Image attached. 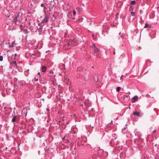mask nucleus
Returning a JSON list of instances; mask_svg holds the SVG:
<instances>
[{"label":"nucleus","instance_id":"473e14b6","mask_svg":"<svg viewBox=\"0 0 159 159\" xmlns=\"http://www.w3.org/2000/svg\"><path fill=\"white\" fill-rule=\"evenodd\" d=\"M15 90H13L12 91V92H15Z\"/></svg>","mask_w":159,"mask_h":159},{"label":"nucleus","instance_id":"9b49d317","mask_svg":"<svg viewBox=\"0 0 159 159\" xmlns=\"http://www.w3.org/2000/svg\"><path fill=\"white\" fill-rule=\"evenodd\" d=\"M10 64L14 67L17 66L16 62V61H12L11 62Z\"/></svg>","mask_w":159,"mask_h":159},{"label":"nucleus","instance_id":"4468645a","mask_svg":"<svg viewBox=\"0 0 159 159\" xmlns=\"http://www.w3.org/2000/svg\"><path fill=\"white\" fill-rule=\"evenodd\" d=\"M129 11H132L134 10V7L130 5V7L129 9Z\"/></svg>","mask_w":159,"mask_h":159},{"label":"nucleus","instance_id":"2eb2a0df","mask_svg":"<svg viewBox=\"0 0 159 159\" xmlns=\"http://www.w3.org/2000/svg\"><path fill=\"white\" fill-rule=\"evenodd\" d=\"M23 32L25 34L29 32V31H28V30L26 29H24L22 30Z\"/></svg>","mask_w":159,"mask_h":159},{"label":"nucleus","instance_id":"49530a36","mask_svg":"<svg viewBox=\"0 0 159 159\" xmlns=\"http://www.w3.org/2000/svg\"><path fill=\"white\" fill-rule=\"evenodd\" d=\"M39 34H40V32H39Z\"/></svg>","mask_w":159,"mask_h":159},{"label":"nucleus","instance_id":"9d476101","mask_svg":"<svg viewBox=\"0 0 159 159\" xmlns=\"http://www.w3.org/2000/svg\"><path fill=\"white\" fill-rule=\"evenodd\" d=\"M119 35H120V37L122 39H125L126 38L125 37V35L123 33H122L121 34V33L120 32L119 33Z\"/></svg>","mask_w":159,"mask_h":159},{"label":"nucleus","instance_id":"a18cd8bd","mask_svg":"<svg viewBox=\"0 0 159 159\" xmlns=\"http://www.w3.org/2000/svg\"><path fill=\"white\" fill-rule=\"evenodd\" d=\"M136 140V139H135V140L134 142H135V141Z\"/></svg>","mask_w":159,"mask_h":159},{"label":"nucleus","instance_id":"a19ab883","mask_svg":"<svg viewBox=\"0 0 159 159\" xmlns=\"http://www.w3.org/2000/svg\"><path fill=\"white\" fill-rule=\"evenodd\" d=\"M27 113L26 114V115H25V116H26V115H27Z\"/></svg>","mask_w":159,"mask_h":159},{"label":"nucleus","instance_id":"7c9ffc66","mask_svg":"<svg viewBox=\"0 0 159 159\" xmlns=\"http://www.w3.org/2000/svg\"><path fill=\"white\" fill-rule=\"evenodd\" d=\"M17 55V54L16 53H15V57H16V56Z\"/></svg>","mask_w":159,"mask_h":159},{"label":"nucleus","instance_id":"f8f14e48","mask_svg":"<svg viewBox=\"0 0 159 159\" xmlns=\"http://www.w3.org/2000/svg\"><path fill=\"white\" fill-rule=\"evenodd\" d=\"M41 69L42 71L43 72H44L46 70V67L45 66H41Z\"/></svg>","mask_w":159,"mask_h":159},{"label":"nucleus","instance_id":"6e6552de","mask_svg":"<svg viewBox=\"0 0 159 159\" xmlns=\"http://www.w3.org/2000/svg\"><path fill=\"white\" fill-rule=\"evenodd\" d=\"M14 115H12L13 116V118L11 120V121L12 122H15L16 121V118H17V116H16L15 115V112H14Z\"/></svg>","mask_w":159,"mask_h":159},{"label":"nucleus","instance_id":"72a5a7b5","mask_svg":"<svg viewBox=\"0 0 159 159\" xmlns=\"http://www.w3.org/2000/svg\"><path fill=\"white\" fill-rule=\"evenodd\" d=\"M38 25L39 26H40V23H38Z\"/></svg>","mask_w":159,"mask_h":159},{"label":"nucleus","instance_id":"dca6fc26","mask_svg":"<svg viewBox=\"0 0 159 159\" xmlns=\"http://www.w3.org/2000/svg\"><path fill=\"white\" fill-rule=\"evenodd\" d=\"M135 3H136V2H135V1L134 0L132 1L131 2V3H130V5H131L132 6L133 5H135Z\"/></svg>","mask_w":159,"mask_h":159},{"label":"nucleus","instance_id":"c756f323","mask_svg":"<svg viewBox=\"0 0 159 159\" xmlns=\"http://www.w3.org/2000/svg\"><path fill=\"white\" fill-rule=\"evenodd\" d=\"M60 123H61V121H59L58 123V124L59 125H60Z\"/></svg>","mask_w":159,"mask_h":159},{"label":"nucleus","instance_id":"aec40b11","mask_svg":"<svg viewBox=\"0 0 159 159\" xmlns=\"http://www.w3.org/2000/svg\"><path fill=\"white\" fill-rule=\"evenodd\" d=\"M3 60V57L2 56H0V61H2Z\"/></svg>","mask_w":159,"mask_h":159},{"label":"nucleus","instance_id":"a211bd4d","mask_svg":"<svg viewBox=\"0 0 159 159\" xmlns=\"http://www.w3.org/2000/svg\"><path fill=\"white\" fill-rule=\"evenodd\" d=\"M120 89H121L120 87H117L116 88V91H117V92H119L120 91Z\"/></svg>","mask_w":159,"mask_h":159},{"label":"nucleus","instance_id":"ddd939ff","mask_svg":"<svg viewBox=\"0 0 159 159\" xmlns=\"http://www.w3.org/2000/svg\"><path fill=\"white\" fill-rule=\"evenodd\" d=\"M133 114L134 116H139V112H134L133 113Z\"/></svg>","mask_w":159,"mask_h":159},{"label":"nucleus","instance_id":"e433bc0d","mask_svg":"<svg viewBox=\"0 0 159 159\" xmlns=\"http://www.w3.org/2000/svg\"><path fill=\"white\" fill-rule=\"evenodd\" d=\"M112 122H113L112 120H111V123H112Z\"/></svg>","mask_w":159,"mask_h":159},{"label":"nucleus","instance_id":"1a4fd4ad","mask_svg":"<svg viewBox=\"0 0 159 159\" xmlns=\"http://www.w3.org/2000/svg\"><path fill=\"white\" fill-rule=\"evenodd\" d=\"M76 10L77 11L78 13H80L81 12L82 8L78 7L76 8Z\"/></svg>","mask_w":159,"mask_h":159},{"label":"nucleus","instance_id":"2f4dec72","mask_svg":"<svg viewBox=\"0 0 159 159\" xmlns=\"http://www.w3.org/2000/svg\"><path fill=\"white\" fill-rule=\"evenodd\" d=\"M106 33L107 34H108V31H106Z\"/></svg>","mask_w":159,"mask_h":159},{"label":"nucleus","instance_id":"37998d69","mask_svg":"<svg viewBox=\"0 0 159 159\" xmlns=\"http://www.w3.org/2000/svg\"><path fill=\"white\" fill-rule=\"evenodd\" d=\"M20 26L21 27L22 26V25H21Z\"/></svg>","mask_w":159,"mask_h":159},{"label":"nucleus","instance_id":"393cba45","mask_svg":"<svg viewBox=\"0 0 159 159\" xmlns=\"http://www.w3.org/2000/svg\"><path fill=\"white\" fill-rule=\"evenodd\" d=\"M123 77H124V75H122L121 76L120 78V80H122L123 79Z\"/></svg>","mask_w":159,"mask_h":159},{"label":"nucleus","instance_id":"0eeeda50","mask_svg":"<svg viewBox=\"0 0 159 159\" xmlns=\"http://www.w3.org/2000/svg\"><path fill=\"white\" fill-rule=\"evenodd\" d=\"M138 99V97L137 96H135L131 99V102L133 103L137 101Z\"/></svg>","mask_w":159,"mask_h":159},{"label":"nucleus","instance_id":"c03bdc74","mask_svg":"<svg viewBox=\"0 0 159 159\" xmlns=\"http://www.w3.org/2000/svg\"><path fill=\"white\" fill-rule=\"evenodd\" d=\"M25 20H27V19H25Z\"/></svg>","mask_w":159,"mask_h":159},{"label":"nucleus","instance_id":"f704fd0d","mask_svg":"<svg viewBox=\"0 0 159 159\" xmlns=\"http://www.w3.org/2000/svg\"><path fill=\"white\" fill-rule=\"evenodd\" d=\"M38 74L39 75H40V72H38Z\"/></svg>","mask_w":159,"mask_h":159},{"label":"nucleus","instance_id":"58836bf2","mask_svg":"<svg viewBox=\"0 0 159 159\" xmlns=\"http://www.w3.org/2000/svg\"><path fill=\"white\" fill-rule=\"evenodd\" d=\"M7 147L5 148V149H7Z\"/></svg>","mask_w":159,"mask_h":159},{"label":"nucleus","instance_id":"4c0bfd02","mask_svg":"<svg viewBox=\"0 0 159 159\" xmlns=\"http://www.w3.org/2000/svg\"><path fill=\"white\" fill-rule=\"evenodd\" d=\"M47 111H48L49 110V109H47Z\"/></svg>","mask_w":159,"mask_h":159},{"label":"nucleus","instance_id":"b1692460","mask_svg":"<svg viewBox=\"0 0 159 159\" xmlns=\"http://www.w3.org/2000/svg\"><path fill=\"white\" fill-rule=\"evenodd\" d=\"M102 34L104 36H105L106 34H105V32L104 31H103V32L102 33Z\"/></svg>","mask_w":159,"mask_h":159},{"label":"nucleus","instance_id":"cd10ccee","mask_svg":"<svg viewBox=\"0 0 159 159\" xmlns=\"http://www.w3.org/2000/svg\"><path fill=\"white\" fill-rule=\"evenodd\" d=\"M156 132V130H153V133H155Z\"/></svg>","mask_w":159,"mask_h":159},{"label":"nucleus","instance_id":"f257e3e1","mask_svg":"<svg viewBox=\"0 0 159 159\" xmlns=\"http://www.w3.org/2000/svg\"><path fill=\"white\" fill-rule=\"evenodd\" d=\"M19 13H16L15 15V17L14 18L13 20V22L15 23V24H16L17 23H19L21 21V20H22V19L21 17L20 16Z\"/></svg>","mask_w":159,"mask_h":159},{"label":"nucleus","instance_id":"de8ad7c7","mask_svg":"<svg viewBox=\"0 0 159 159\" xmlns=\"http://www.w3.org/2000/svg\"><path fill=\"white\" fill-rule=\"evenodd\" d=\"M92 67L93 68L94 67L93 66H92Z\"/></svg>","mask_w":159,"mask_h":159},{"label":"nucleus","instance_id":"a878e982","mask_svg":"<svg viewBox=\"0 0 159 159\" xmlns=\"http://www.w3.org/2000/svg\"><path fill=\"white\" fill-rule=\"evenodd\" d=\"M66 135H65L64 137L62 138V140H63V139L65 138V137H66Z\"/></svg>","mask_w":159,"mask_h":159},{"label":"nucleus","instance_id":"6ab92c4d","mask_svg":"<svg viewBox=\"0 0 159 159\" xmlns=\"http://www.w3.org/2000/svg\"><path fill=\"white\" fill-rule=\"evenodd\" d=\"M131 15L132 16H134L135 15V12H131Z\"/></svg>","mask_w":159,"mask_h":159},{"label":"nucleus","instance_id":"f3484780","mask_svg":"<svg viewBox=\"0 0 159 159\" xmlns=\"http://www.w3.org/2000/svg\"><path fill=\"white\" fill-rule=\"evenodd\" d=\"M53 73L54 72L52 70H50V73L51 74V75L50 76H53Z\"/></svg>","mask_w":159,"mask_h":159},{"label":"nucleus","instance_id":"c9c22d12","mask_svg":"<svg viewBox=\"0 0 159 159\" xmlns=\"http://www.w3.org/2000/svg\"><path fill=\"white\" fill-rule=\"evenodd\" d=\"M157 144H156L155 145V146H157Z\"/></svg>","mask_w":159,"mask_h":159},{"label":"nucleus","instance_id":"39448f33","mask_svg":"<svg viewBox=\"0 0 159 159\" xmlns=\"http://www.w3.org/2000/svg\"><path fill=\"white\" fill-rule=\"evenodd\" d=\"M134 132L135 135L136 136H137L139 139H140L141 136V133L139 132L137 130H136Z\"/></svg>","mask_w":159,"mask_h":159},{"label":"nucleus","instance_id":"423d86ee","mask_svg":"<svg viewBox=\"0 0 159 159\" xmlns=\"http://www.w3.org/2000/svg\"><path fill=\"white\" fill-rule=\"evenodd\" d=\"M67 45L68 46H72L75 45L76 44L75 43V41L72 40L69 42V43L67 44Z\"/></svg>","mask_w":159,"mask_h":159},{"label":"nucleus","instance_id":"4be33fe9","mask_svg":"<svg viewBox=\"0 0 159 159\" xmlns=\"http://www.w3.org/2000/svg\"><path fill=\"white\" fill-rule=\"evenodd\" d=\"M73 15L74 16H75L76 14V12L75 10H73Z\"/></svg>","mask_w":159,"mask_h":159},{"label":"nucleus","instance_id":"f03ea898","mask_svg":"<svg viewBox=\"0 0 159 159\" xmlns=\"http://www.w3.org/2000/svg\"><path fill=\"white\" fill-rule=\"evenodd\" d=\"M47 5L46 4L42 3L40 5V6L42 8L43 11L44 13V14H46V10L47 9Z\"/></svg>","mask_w":159,"mask_h":159},{"label":"nucleus","instance_id":"ea45409f","mask_svg":"<svg viewBox=\"0 0 159 159\" xmlns=\"http://www.w3.org/2000/svg\"><path fill=\"white\" fill-rule=\"evenodd\" d=\"M6 107H5L4 108V109H6Z\"/></svg>","mask_w":159,"mask_h":159},{"label":"nucleus","instance_id":"7ed1b4c3","mask_svg":"<svg viewBox=\"0 0 159 159\" xmlns=\"http://www.w3.org/2000/svg\"><path fill=\"white\" fill-rule=\"evenodd\" d=\"M91 47L93 49V52L94 53H96V52L99 51V49L96 47L94 44H93L91 46Z\"/></svg>","mask_w":159,"mask_h":159},{"label":"nucleus","instance_id":"c85d7f7f","mask_svg":"<svg viewBox=\"0 0 159 159\" xmlns=\"http://www.w3.org/2000/svg\"><path fill=\"white\" fill-rule=\"evenodd\" d=\"M14 80H16H16H17V78H15L14 79Z\"/></svg>","mask_w":159,"mask_h":159},{"label":"nucleus","instance_id":"bb28decb","mask_svg":"<svg viewBox=\"0 0 159 159\" xmlns=\"http://www.w3.org/2000/svg\"><path fill=\"white\" fill-rule=\"evenodd\" d=\"M113 54H115V50L114 49L113 50Z\"/></svg>","mask_w":159,"mask_h":159},{"label":"nucleus","instance_id":"5701e85b","mask_svg":"<svg viewBox=\"0 0 159 159\" xmlns=\"http://www.w3.org/2000/svg\"><path fill=\"white\" fill-rule=\"evenodd\" d=\"M34 80H35V81H37L38 80V79L37 78H36V77H34Z\"/></svg>","mask_w":159,"mask_h":159},{"label":"nucleus","instance_id":"79ce46f5","mask_svg":"<svg viewBox=\"0 0 159 159\" xmlns=\"http://www.w3.org/2000/svg\"><path fill=\"white\" fill-rule=\"evenodd\" d=\"M42 100H43L44 101V99H42Z\"/></svg>","mask_w":159,"mask_h":159},{"label":"nucleus","instance_id":"412c9836","mask_svg":"<svg viewBox=\"0 0 159 159\" xmlns=\"http://www.w3.org/2000/svg\"><path fill=\"white\" fill-rule=\"evenodd\" d=\"M148 27H149L148 24V23H146L145 25L144 28H147Z\"/></svg>","mask_w":159,"mask_h":159},{"label":"nucleus","instance_id":"20e7f679","mask_svg":"<svg viewBox=\"0 0 159 159\" xmlns=\"http://www.w3.org/2000/svg\"><path fill=\"white\" fill-rule=\"evenodd\" d=\"M49 19V18L47 16H45L44 19L42 20L41 23L42 24L43 23L44 24H45L48 21Z\"/></svg>","mask_w":159,"mask_h":159}]
</instances>
